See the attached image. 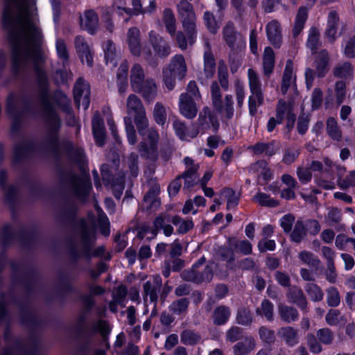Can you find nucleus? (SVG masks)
<instances>
[{
  "mask_svg": "<svg viewBox=\"0 0 355 355\" xmlns=\"http://www.w3.org/2000/svg\"><path fill=\"white\" fill-rule=\"evenodd\" d=\"M275 65V53L270 47H266L263 56V73L266 76H270L272 73Z\"/></svg>",
  "mask_w": 355,
  "mask_h": 355,
  "instance_id": "42",
  "label": "nucleus"
},
{
  "mask_svg": "<svg viewBox=\"0 0 355 355\" xmlns=\"http://www.w3.org/2000/svg\"><path fill=\"white\" fill-rule=\"evenodd\" d=\"M286 297L291 304H295L301 311H307L308 300L303 290L297 285H292L286 292Z\"/></svg>",
  "mask_w": 355,
  "mask_h": 355,
  "instance_id": "14",
  "label": "nucleus"
},
{
  "mask_svg": "<svg viewBox=\"0 0 355 355\" xmlns=\"http://www.w3.org/2000/svg\"><path fill=\"white\" fill-rule=\"evenodd\" d=\"M80 26L83 30L87 31L91 35H94L98 26V17L92 9L86 10L79 17Z\"/></svg>",
  "mask_w": 355,
  "mask_h": 355,
  "instance_id": "19",
  "label": "nucleus"
},
{
  "mask_svg": "<svg viewBox=\"0 0 355 355\" xmlns=\"http://www.w3.org/2000/svg\"><path fill=\"white\" fill-rule=\"evenodd\" d=\"M14 233L9 224H6L0 231V244L6 247L14 240Z\"/></svg>",
  "mask_w": 355,
  "mask_h": 355,
  "instance_id": "62",
  "label": "nucleus"
},
{
  "mask_svg": "<svg viewBox=\"0 0 355 355\" xmlns=\"http://www.w3.org/2000/svg\"><path fill=\"white\" fill-rule=\"evenodd\" d=\"M306 343L309 350L313 354H319L322 351L321 343L316 335L312 333L307 334L306 336Z\"/></svg>",
  "mask_w": 355,
  "mask_h": 355,
  "instance_id": "64",
  "label": "nucleus"
},
{
  "mask_svg": "<svg viewBox=\"0 0 355 355\" xmlns=\"http://www.w3.org/2000/svg\"><path fill=\"white\" fill-rule=\"evenodd\" d=\"M320 31L316 27H311L309 31L306 46L313 54L317 53L316 50L320 44Z\"/></svg>",
  "mask_w": 355,
  "mask_h": 355,
  "instance_id": "49",
  "label": "nucleus"
},
{
  "mask_svg": "<svg viewBox=\"0 0 355 355\" xmlns=\"http://www.w3.org/2000/svg\"><path fill=\"white\" fill-rule=\"evenodd\" d=\"M173 129L178 136V137L182 140H189L191 138V132H188L187 128L184 122L176 119L174 121L173 123Z\"/></svg>",
  "mask_w": 355,
  "mask_h": 355,
  "instance_id": "59",
  "label": "nucleus"
},
{
  "mask_svg": "<svg viewBox=\"0 0 355 355\" xmlns=\"http://www.w3.org/2000/svg\"><path fill=\"white\" fill-rule=\"evenodd\" d=\"M216 62L212 53L207 50L204 53V72L206 78H211L215 73Z\"/></svg>",
  "mask_w": 355,
  "mask_h": 355,
  "instance_id": "48",
  "label": "nucleus"
},
{
  "mask_svg": "<svg viewBox=\"0 0 355 355\" xmlns=\"http://www.w3.org/2000/svg\"><path fill=\"white\" fill-rule=\"evenodd\" d=\"M223 38L230 51L229 53V60L232 63L239 61V54L245 48L244 37L239 33L233 22L228 21L223 28Z\"/></svg>",
  "mask_w": 355,
  "mask_h": 355,
  "instance_id": "4",
  "label": "nucleus"
},
{
  "mask_svg": "<svg viewBox=\"0 0 355 355\" xmlns=\"http://www.w3.org/2000/svg\"><path fill=\"white\" fill-rule=\"evenodd\" d=\"M189 305V300L187 298L182 297L173 301L168 309L171 312L178 315H185L187 313Z\"/></svg>",
  "mask_w": 355,
  "mask_h": 355,
  "instance_id": "45",
  "label": "nucleus"
},
{
  "mask_svg": "<svg viewBox=\"0 0 355 355\" xmlns=\"http://www.w3.org/2000/svg\"><path fill=\"white\" fill-rule=\"evenodd\" d=\"M162 286V282L159 276L155 277L152 282L148 281L144 284L145 296H149L150 302L155 304L158 300V295L161 292Z\"/></svg>",
  "mask_w": 355,
  "mask_h": 355,
  "instance_id": "22",
  "label": "nucleus"
},
{
  "mask_svg": "<svg viewBox=\"0 0 355 355\" xmlns=\"http://www.w3.org/2000/svg\"><path fill=\"white\" fill-rule=\"evenodd\" d=\"M69 187L77 200L85 203L90 193L92 183L89 178L73 174L69 178Z\"/></svg>",
  "mask_w": 355,
  "mask_h": 355,
  "instance_id": "9",
  "label": "nucleus"
},
{
  "mask_svg": "<svg viewBox=\"0 0 355 355\" xmlns=\"http://www.w3.org/2000/svg\"><path fill=\"white\" fill-rule=\"evenodd\" d=\"M180 277L184 281L200 284L211 282L214 277V271L212 267L209 265L205 266L203 268H196V266H193L191 268L183 270Z\"/></svg>",
  "mask_w": 355,
  "mask_h": 355,
  "instance_id": "10",
  "label": "nucleus"
},
{
  "mask_svg": "<svg viewBox=\"0 0 355 355\" xmlns=\"http://www.w3.org/2000/svg\"><path fill=\"white\" fill-rule=\"evenodd\" d=\"M103 50L105 53V59L107 62H110L116 65L115 58H116V47L114 42L108 40L103 44Z\"/></svg>",
  "mask_w": 355,
  "mask_h": 355,
  "instance_id": "56",
  "label": "nucleus"
},
{
  "mask_svg": "<svg viewBox=\"0 0 355 355\" xmlns=\"http://www.w3.org/2000/svg\"><path fill=\"white\" fill-rule=\"evenodd\" d=\"M231 309L225 305L216 306L212 312L211 320L214 325L221 326L227 322L231 315Z\"/></svg>",
  "mask_w": 355,
  "mask_h": 355,
  "instance_id": "33",
  "label": "nucleus"
},
{
  "mask_svg": "<svg viewBox=\"0 0 355 355\" xmlns=\"http://www.w3.org/2000/svg\"><path fill=\"white\" fill-rule=\"evenodd\" d=\"M74 44L76 50L83 62L85 59L86 63L89 67H92L93 59L92 55L89 49V47L85 41V38L80 35H78L75 37Z\"/></svg>",
  "mask_w": 355,
  "mask_h": 355,
  "instance_id": "23",
  "label": "nucleus"
},
{
  "mask_svg": "<svg viewBox=\"0 0 355 355\" xmlns=\"http://www.w3.org/2000/svg\"><path fill=\"white\" fill-rule=\"evenodd\" d=\"M289 233L291 240L295 243H300L306 236V230L302 220H297L293 230Z\"/></svg>",
  "mask_w": 355,
  "mask_h": 355,
  "instance_id": "47",
  "label": "nucleus"
},
{
  "mask_svg": "<svg viewBox=\"0 0 355 355\" xmlns=\"http://www.w3.org/2000/svg\"><path fill=\"white\" fill-rule=\"evenodd\" d=\"M92 334L99 333L103 338V341L105 343V345L107 349L110 347L108 342L109 334L111 331V329L106 320H98L94 322L90 327L88 328Z\"/></svg>",
  "mask_w": 355,
  "mask_h": 355,
  "instance_id": "29",
  "label": "nucleus"
},
{
  "mask_svg": "<svg viewBox=\"0 0 355 355\" xmlns=\"http://www.w3.org/2000/svg\"><path fill=\"white\" fill-rule=\"evenodd\" d=\"M256 346L255 340L253 337H246L244 341L239 342L233 346L234 355H247L252 351Z\"/></svg>",
  "mask_w": 355,
  "mask_h": 355,
  "instance_id": "37",
  "label": "nucleus"
},
{
  "mask_svg": "<svg viewBox=\"0 0 355 355\" xmlns=\"http://www.w3.org/2000/svg\"><path fill=\"white\" fill-rule=\"evenodd\" d=\"M201 338L199 333L189 329L183 330L180 334V341L186 345H196L200 342Z\"/></svg>",
  "mask_w": 355,
  "mask_h": 355,
  "instance_id": "43",
  "label": "nucleus"
},
{
  "mask_svg": "<svg viewBox=\"0 0 355 355\" xmlns=\"http://www.w3.org/2000/svg\"><path fill=\"white\" fill-rule=\"evenodd\" d=\"M37 347V341L34 338H30L27 340H17L12 347L0 350V354L6 352V355H35Z\"/></svg>",
  "mask_w": 355,
  "mask_h": 355,
  "instance_id": "11",
  "label": "nucleus"
},
{
  "mask_svg": "<svg viewBox=\"0 0 355 355\" xmlns=\"http://www.w3.org/2000/svg\"><path fill=\"white\" fill-rule=\"evenodd\" d=\"M266 34L270 42L276 48L282 44V36L280 24L277 20H272L266 27Z\"/></svg>",
  "mask_w": 355,
  "mask_h": 355,
  "instance_id": "24",
  "label": "nucleus"
},
{
  "mask_svg": "<svg viewBox=\"0 0 355 355\" xmlns=\"http://www.w3.org/2000/svg\"><path fill=\"white\" fill-rule=\"evenodd\" d=\"M248 74L250 92L257 96L258 104L262 105L263 103V94L261 90V83L257 73L253 69H249Z\"/></svg>",
  "mask_w": 355,
  "mask_h": 355,
  "instance_id": "32",
  "label": "nucleus"
},
{
  "mask_svg": "<svg viewBox=\"0 0 355 355\" xmlns=\"http://www.w3.org/2000/svg\"><path fill=\"white\" fill-rule=\"evenodd\" d=\"M127 40L130 52L135 56L141 55L140 31L136 27L128 29Z\"/></svg>",
  "mask_w": 355,
  "mask_h": 355,
  "instance_id": "31",
  "label": "nucleus"
},
{
  "mask_svg": "<svg viewBox=\"0 0 355 355\" xmlns=\"http://www.w3.org/2000/svg\"><path fill=\"white\" fill-rule=\"evenodd\" d=\"M277 334L288 347H293L300 342L298 330L291 326L281 327Z\"/></svg>",
  "mask_w": 355,
  "mask_h": 355,
  "instance_id": "25",
  "label": "nucleus"
},
{
  "mask_svg": "<svg viewBox=\"0 0 355 355\" xmlns=\"http://www.w3.org/2000/svg\"><path fill=\"white\" fill-rule=\"evenodd\" d=\"M21 322L25 325L35 326L36 317L34 312L29 307H24L21 309Z\"/></svg>",
  "mask_w": 355,
  "mask_h": 355,
  "instance_id": "63",
  "label": "nucleus"
},
{
  "mask_svg": "<svg viewBox=\"0 0 355 355\" xmlns=\"http://www.w3.org/2000/svg\"><path fill=\"white\" fill-rule=\"evenodd\" d=\"M291 88L295 92H297L296 76L293 73V63L291 60H288L283 72L281 81V93L286 95L288 89Z\"/></svg>",
  "mask_w": 355,
  "mask_h": 355,
  "instance_id": "17",
  "label": "nucleus"
},
{
  "mask_svg": "<svg viewBox=\"0 0 355 355\" xmlns=\"http://www.w3.org/2000/svg\"><path fill=\"white\" fill-rule=\"evenodd\" d=\"M54 99L56 105L67 114V124L69 126H76L77 121L71 106L70 99L61 91L55 92Z\"/></svg>",
  "mask_w": 355,
  "mask_h": 355,
  "instance_id": "16",
  "label": "nucleus"
},
{
  "mask_svg": "<svg viewBox=\"0 0 355 355\" xmlns=\"http://www.w3.org/2000/svg\"><path fill=\"white\" fill-rule=\"evenodd\" d=\"M211 94L212 104L216 111H222L221 92L218 83L216 81L212 82L211 85Z\"/></svg>",
  "mask_w": 355,
  "mask_h": 355,
  "instance_id": "52",
  "label": "nucleus"
},
{
  "mask_svg": "<svg viewBox=\"0 0 355 355\" xmlns=\"http://www.w3.org/2000/svg\"><path fill=\"white\" fill-rule=\"evenodd\" d=\"M250 148L256 155H261L263 153L268 156H272L276 153V150L273 143H257Z\"/></svg>",
  "mask_w": 355,
  "mask_h": 355,
  "instance_id": "53",
  "label": "nucleus"
},
{
  "mask_svg": "<svg viewBox=\"0 0 355 355\" xmlns=\"http://www.w3.org/2000/svg\"><path fill=\"white\" fill-rule=\"evenodd\" d=\"M187 72L185 59L182 55H175L170 60L167 68L163 69V81L166 88L171 91L175 85V79L183 80Z\"/></svg>",
  "mask_w": 355,
  "mask_h": 355,
  "instance_id": "6",
  "label": "nucleus"
},
{
  "mask_svg": "<svg viewBox=\"0 0 355 355\" xmlns=\"http://www.w3.org/2000/svg\"><path fill=\"white\" fill-rule=\"evenodd\" d=\"M333 74L335 77L343 79H352L354 74V67L349 62H344L337 64L333 69Z\"/></svg>",
  "mask_w": 355,
  "mask_h": 355,
  "instance_id": "38",
  "label": "nucleus"
},
{
  "mask_svg": "<svg viewBox=\"0 0 355 355\" xmlns=\"http://www.w3.org/2000/svg\"><path fill=\"white\" fill-rule=\"evenodd\" d=\"M315 73L318 78L324 77L329 70V53L326 49H322L315 53Z\"/></svg>",
  "mask_w": 355,
  "mask_h": 355,
  "instance_id": "30",
  "label": "nucleus"
},
{
  "mask_svg": "<svg viewBox=\"0 0 355 355\" xmlns=\"http://www.w3.org/2000/svg\"><path fill=\"white\" fill-rule=\"evenodd\" d=\"M148 41L156 56L166 58L171 54V46L159 34L154 31L148 33Z\"/></svg>",
  "mask_w": 355,
  "mask_h": 355,
  "instance_id": "12",
  "label": "nucleus"
},
{
  "mask_svg": "<svg viewBox=\"0 0 355 355\" xmlns=\"http://www.w3.org/2000/svg\"><path fill=\"white\" fill-rule=\"evenodd\" d=\"M259 336L263 343L268 345L273 344L276 340L275 331L266 326L259 327Z\"/></svg>",
  "mask_w": 355,
  "mask_h": 355,
  "instance_id": "61",
  "label": "nucleus"
},
{
  "mask_svg": "<svg viewBox=\"0 0 355 355\" xmlns=\"http://www.w3.org/2000/svg\"><path fill=\"white\" fill-rule=\"evenodd\" d=\"M196 101L188 93L181 94L179 98L180 113L188 119H194L198 110Z\"/></svg>",
  "mask_w": 355,
  "mask_h": 355,
  "instance_id": "15",
  "label": "nucleus"
},
{
  "mask_svg": "<svg viewBox=\"0 0 355 355\" xmlns=\"http://www.w3.org/2000/svg\"><path fill=\"white\" fill-rule=\"evenodd\" d=\"M236 322L243 326L250 325L253 322V316L250 310L246 307L239 308L236 312Z\"/></svg>",
  "mask_w": 355,
  "mask_h": 355,
  "instance_id": "51",
  "label": "nucleus"
},
{
  "mask_svg": "<svg viewBox=\"0 0 355 355\" xmlns=\"http://www.w3.org/2000/svg\"><path fill=\"white\" fill-rule=\"evenodd\" d=\"M139 157L135 153H131L125 160V164L128 168L131 175L137 177L139 173Z\"/></svg>",
  "mask_w": 355,
  "mask_h": 355,
  "instance_id": "60",
  "label": "nucleus"
},
{
  "mask_svg": "<svg viewBox=\"0 0 355 355\" xmlns=\"http://www.w3.org/2000/svg\"><path fill=\"white\" fill-rule=\"evenodd\" d=\"M277 311L280 320L287 324L294 322L299 318V312L293 306L280 303L277 306Z\"/></svg>",
  "mask_w": 355,
  "mask_h": 355,
  "instance_id": "28",
  "label": "nucleus"
},
{
  "mask_svg": "<svg viewBox=\"0 0 355 355\" xmlns=\"http://www.w3.org/2000/svg\"><path fill=\"white\" fill-rule=\"evenodd\" d=\"M3 23L11 35V70L18 76L33 66L37 83H49L44 69L46 57L42 48L43 36L37 24L34 5L30 0H3Z\"/></svg>",
  "mask_w": 355,
  "mask_h": 355,
  "instance_id": "1",
  "label": "nucleus"
},
{
  "mask_svg": "<svg viewBox=\"0 0 355 355\" xmlns=\"http://www.w3.org/2000/svg\"><path fill=\"white\" fill-rule=\"evenodd\" d=\"M35 150V145L33 142L24 140L17 144L14 150L13 162L20 163L28 158Z\"/></svg>",
  "mask_w": 355,
  "mask_h": 355,
  "instance_id": "21",
  "label": "nucleus"
},
{
  "mask_svg": "<svg viewBox=\"0 0 355 355\" xmlns=\"http://www.w3.org/2000/svg\"><path fill=\"white\" fill-rule=\"evenodd\" d=\"M299 258L303 263L315 269H318L320 264V259L311 252L302 251L299 254Z\"/></svg>",
  "mask_w": 355,
  "mask_h": 355,
  "instance_id": "57",
  "label": "nucleus"
},
{
  "mask_svg": "<svg viewBox=\"0 0 355 355\" xmlns=\"http://www.w3.org/2000/svg\"><path fill=\"white\" fill-rule=\"evenodd\" d=\"M178 15L181 19L182 27L188 35L189 41L193 44L196 38V15L193 6L187 0H180L177 4Z\"/></svg>",
  "mask_w": 355,
  "mask_h": 355,
  "instance_id": "7",
  "label": "nucleus"
},
{
  "mask_svg": "<svg viewBox=\"0 0 355 355\" xmlns=\"http://www.w3.org/2000/svg\"><path fill=\"white\" fill-rule=\"evenodd\" d=\"M127 114L130 121H134L139 134H143L149 125L146 108L141 100L135 94L128 96L126 101Z\"/></svg>",
  "mask_w": 355,
  "mask_h": 355,
  "instance_id": "5",
  "label": "nucleus"
},
{
  "mask_svg": "<svg viewBox=\"0 0 355 355\" xmlns=\"http://www.w3.org/2000/svg\"><path fill=\"white\" fill-rule=\"evenodd\" d=\"M339 16L336 10H331L327 17V27L324 33V37L330 44L334 43L338 37Z\"/></svg>",
  "mask_w": 355,
  "mask_h": 355,
  "instance_id": "20",
  "label": "nucleus"
},
{
  "mask_svg": "<svg viewBox=\"0 0 355 355\" xmlns=\"http://www.w3.org/2000/svg\"><path fill=\"white\" fill-rule=\"evenodd\" d=\"M92 132L98 146L105 144V130L103 119L98 113H96L92 118Z\"/></svg>",
  "mask_w": 355,
  "mask_h": 355,
  "instance_id": "26",
  "label": "nucleus"
},
{
  "mask_svg": "<svg viewBox=\"0 0 355 355\" xmlns=\"http://www.w3.org/2000/svg\"><path fill=\"white\" fill-rule=\"evenodd\" d=\"M61 147L67 155L76 162H80L84 157V151L82 148L75 146L70 140H64L61 142Z\"/></svg>",
  "mask_w": 355,
  "mask_h": 355,
  "instance_id": "34",
  "label": "nucleus"
},
{
  "mask_svg": "<svg viewBox=\"0 0 355 355\" xmlns=\"http://www.w3.org/2000/svg\"><path fill=\"white\" fill-rule=\"evenodd\" d=\"M153 117L155 123L162 127L167 121V112L166 107L161 102H157L153 111Z\"/></svg>",
  "mask_w": 355,
  "mask_h": 355,
  "instance_id": "46",
  "label": "nucleus"
},
{
  "mask_svg": "<svg viewBox=\"0 0 355 355\" xmlns=\"http://www.w3.org/2000/svg\"><path fill=\"white\" fill-rule=\"evenodd\" d=\"M77 211L76 203L73 200H66L60 207L58 217L61 220L71 222L74 220Z\"/></svg>",
  "mask_w": 355,
  "mask_h": 355,
  "instance_id": "27",
  "label": "nucleus"
},
{
  "mask_svg": "<svg viewBox=\"0 0 355 355\" xmlns=\"http://www.w3.org/2000/svg\"><path fill=\"white\" fill-rule=\"evenodd\" d=\"M130 80L132 89L146 80L144 71L140 64L137 63L133 64L130 70Z\"/></svg>",
  "mask_w": 355,
  "mask_h": 355,
  "instance_id": "41",
  "label": "nucleus"
},
{
  "mask_svg": "<svg viewBox=\"0 0 355 355\" xmlns=\"http://www.w3.org/2000/svg\"><path fill=\"white\" fill-rule=\"evenodd\" d=\"M133 91L139 94L146 103H150L157 95V85L154 79L147 78Z\"/></svg>",
  "mask_w": 355,
  "mask_h": 355,
  "instance_id": "18",
  "label": "nucleus"
},
{
  "mask_svg": "<svg viewBox=\"0 0 355 355\" xmlns=\"http://www.w3.org/2000/svg\"><path fill=\"white\" fill-rule=\"evenodd\" d=\"M327 303L329 306L337 307L340 304L341 296L335 286H331L326 289Z\"/></svg>",
  "mask_w": 355,
  "mask_h": 355,
  "instance_id": "55",
  "label": "nucleus"
},
{
  "mask_svg": "<svg viewBox=\"0 0 355 355\" xmlns=\"http://www.w3.org/2000/svg\"><path fill=\"white\" fill-rule=\"evenodd\" d=\"M308 17V8L305 6L299 8L293 28L292 34L294 38H296L304 28L305 23Z\"/></svg>",
  "mask_w": 355,
  "mask_h": 355,
  "instance_id": "36",
  "label": "nucleus"
},
{
  "mask_svg": "<svg viewBox=\"0 0 355 355\" xmlns=\"http://www.w3.org/2000/svg\"><path fill=\"white\" fill-rule=\"evenodd\" d=\"M255 312L257 315L265 317L269 322L274 320V305L267 299L262 300L261 306L256 309Z\"/></svg>",
  "mask_w": 355,
  "mask_h": 355,
  "instance_id": "44",
  "label": "nucleus"
},
{
  "mask_svg": "<svg viewBox=\"0 0 355 355\" xmlns=\"http://www.w3.org/2000/svg\"><path fill=\"white\" fill-rule=\"evenodd\" d=\"M90 89L89 85L83 78H79L73 87V98L78 107L83 105L85 110L89 106Z\"/></svg>",
  "mask_w": 355,
  "mask_h": 355,
  "instance_id": "13",
  "label": "nucleus"
},
{
  "mask_svg": "<svg viewBox=\"0 0 355 355\" xmlns=\"http://www.w3.org/2000/svg\"><path fill=\"white\" fill-rule=\"evenodd\" d=\"M220 123L216 114L210 107L205 106L199 112L197 120V128L191 132V138H196L199 132L205 133L209 130L217 132Z\"/></svg>",
  "mask_w": 355,
  "mask_h": 355,
  "instance_id": "8",
  "label": "nucleus"
},
{
  "mask_svg": "<svg viewBox=\"0 0 355 355\" xmlns=\"http://www.w3.org/2000/svg\"><path fill=\"white\" fill-rule=\"evenodd\" d=\"M304 289L313 302H320L322 300L324 297L323 291L316 284L308 283L305 285Z\"/></svg>",
  "mask_w": 355,
  "mask_h": 355,
  "instance_id": "50",
  "label": "nucleus"
},
{
  "mask_svg": "<svg viewBox=\"0 0 355 355\" xmlns=\"http://www.w3.org/2000/svg\"><path fill=\"white\" fill-rule=\"evenodd\" d=\"M159 191L160 187L159 184L155 183L150 186L144 197V201L147 204L146 209H157L160 205V201L157 198Z\"/></svg>",
  "mask_w": 355,
  "mask_h": 355,
  "instance_id": "35",
  "label": "nucleus"
},
{
  "mask_svg": "<svg viewBox=\"0 0 355 355\" xmlns=\"http://www.w3.org/2000/svg\"><path fill=\"white\" fill-rule=\"evenodd\" d=\"M162 21L167 33L173 37L176 31V19L171 8H166L163 11Z\"/></svg>",
  "mask_w": 355,
  "mask_h": 355,
  "instance_id": "39",
  "label": "nucleus"
},
{
  "mask_svg": "<svg viewBox=\"0 0 355 355\" xmlns=\"http://www.w3.org/2000/svg\"><path fill=\"white\" fill-rule=\"evenodd\" d=\"M76 230L80 238V251H78L75 245L70 248V255L73 260L83 257L90 259L92 257H101L105 252V248L99 246L92 251L95 243V230L92 225L88 223L85 219H80L76 223Z\"/></svg>",
  "mask_w": 355,
  "mask_h": 355,
  "instance_id": "2",
  "label": "nucleus"
},
{
  "mask_svg": "<svg viewBox=\"0 0 355 355\" xmlns=\"http://www.w3.org/2000/svg\"><path fill=\"white\" fill-rule=\"evenodd\" d=\"M316 336L321 344L326 345H331L334 340V334L329 328H322L316 331Z\"/></svg>",
  "mask_w": 355,
  "mask_h": 355,
  "instance_id": "58",
  "label": "nucleus"
},
{
  "mask_svg": "<svg viewBox=\"0 0 355 355\" xmlns=\"http://www.w3.org/2000/svg\"><path fill=\"white\" fill-rule=\"evenodd\" d=\"M171 222L176 227V232L179 234H185L193 229L194 224L192 219H184L178 215L171 216L166 213L160 214L154 220L155 229L152 230L153 236H156L157 232L162 230L166 236H170L173 233V227L168 224Z\"/></svg>",
  "mask_w": 355,
  "mask_h": 355,
  "instance_id": "3",
  "label": "nucleus"
},
{
  "mask_svg": "<svg viewBox=\"0 0 355 355\" xmlns=\"http://www.w3.org/2000/svg\"><path fill=\"white\" fill-rule=\"evenodd\" d=\"M7 173L5 170L0 171V187L5 193L6 200L12 202L15 200L17 189L14 185H6Z\"/></svg>",
  "mask_w": 355,
  "mask_h": 355,
  "instance_id": "40",
  "label": "nucleus"
},
{
  "mask_svg": "<svg viewBox=\"0 0 355 355\" xmlns=\"http://www.w3.org/2000/svg\"><path fill=\"white\" fill-rule=\"evenodd\" d=\"M327 132L329 137L334 140L340 141L342 139V132L336 120L329 117L327 121Z\"/></svg>",
  "mask_w": 355,
  "mask_h": 355,
  "instance_id": "54",
  "label": "nucleus"
}]
</instances>
